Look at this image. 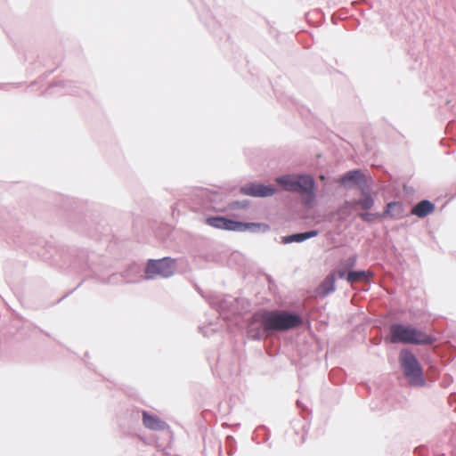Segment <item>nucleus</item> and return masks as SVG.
<instances>
[{"label":"nucleus","instance_id":"obj_13","mask_svg":"<svg viewBox=\"0 0 456 456\" xmlns=\"http://www.w3.org/2000/svg\"><path fill=\"white\" fill-rule=\"evenodd\" d=\"M363 175L359 170H352L345 174L341 178H339L338 182L346 185V183L352 182L354 183H358L362 179Z\"/></svg>","mask_w":456,"mask_h":456},{"label":"nucleus","instance_id":"obj_3","mask_svg":"<svg viewBox=\"0 0 456 456\" xmlns=\"http://www.w3.org/2000/svg\"><path fill=\"white\" fill-rule=\"evenodd\" d=\"M400 363L403 373L409 382L413 386H422L425 383L422 369L414 356L409 350H402L399 355Z\"/></svg>","mask_w":456,"mask_h":456},{"label":"nucleus","instance_id":"obj_14","mask_svg":"<svg viewBox=\"0 0 456 456\" xmlns=\"http://www.w3.org/2000/svg\"><path fill=\"white\" fill-rule=\"evenodd\" d=\"M356 205L361 206V208H363V209H369L373 205V200H372V198L370 195H366L362 200H361L359 201H356V200L346 201L345 203V208H353Z\"/></svg>","mask_w":456,"mask_h":456},{"label":"nucleus","instance_id":"obj_12","mask_svg":"<svg viewBox=\"0 0 456 456\" xmlns=\"http://www.w3.org/2000/svg\"><path fill=\"white\" fill-rule=\"evenodd\" d=\"M371 275V273L365 271L349 272L346 275V281L353 284L363 281H368Z\"/></svg>","mask_w":456,"mask_h":456},{"label":"nucleus","instance_id":"obj_15","mask_svg":"<svg viewBox=\"0 0 456 456\" xmlns=\"http://www.w3.org/2000/svg\"><path fill=\"white\" fill-rule=\"evenodd\" d=\"M322 287L325 294L335 290V276L333 274L328 275L322 282Z\"/></svg>","mask_w":456,"mask_h":456},{"label":"nucleus","instance_id":"obj_9","mask_svg":"<svg viewBox=\"0 0 456 456\" xmlns=\"http://www.w3.org/2000/svg\"><path fill=\"white\" fill-rule=\"evenodd\" d=\"M435 210V206L429 200H421L414 206L411 213L418 217H425Z\"/></svg>","mask_w":456,"mask_h":456},{"label":"nucleus","instance_id":"obj_5","mask_svg":"<svg viewBox=\"0 0 456 456\" xmlns=\"http://www.w3.org/2000/svg\"><path fill=\"white\" fill-rule=\"evenodd\" d=\"M206 223L214 228L228 231H246L252 228L267 231L269 229V226L264 224L236 222L222 216L208 217Z\"/></svg>","mask_w":456,"mask_h":456},{"label":"nucleus","instance_id":"obj_6","mask_svg":"<svg viewBox=\"0 0 456 456\" xmlns=\"http://www.w3.org/2000/svg\"><path fill=\"white\" fill-rule=\"evenodd\" d=\"M175 272V260L164 257L159 260H150L145 269V278L153 279L156 276L169 277Z\"/></svg>","mask_w":456,"mask_h":456},{"label":"nucleus","instance_id":"obj_17","mask_svg":"<svg viewBox=\"0 0 456 456\" xmlns=\"http://www.w3.org/2000/svg\"><path fill=\"white\" fill-rule=\"evenodd\" d=\"M374 215L370 213H362L360 214V217L364 221H371L373 219Z\"/></svg>","mask_w":456,"mask_h":456},{"label":"nucleus","instance_id":"obj_4","mask_svg":"<svg viewBox=\"0 0 456 456\" xmlns=\"http://www.w3.org/2000/svg\"><path fill=\"white\" fill-rule=\"evenodd\" d=\"M276 182L289 191L301 193H313L314 182L310 175H282L276 178Z\"/></svg>","mask_w":456,"mask_h":456},{"label":"nucleus","instance_id":"obj_11","mask_svg":"<svg viewBox=\"0 0 456 456\" xmlns=\"http://www.w3.org/2000/svg\"><path fill=\"white\" fill-rule=\"evenodd\" d=\"M383 215L393 218L402 217L403 216V204L400 202L388 203Z\"/></svg>","mask_w":456,"mask_h":456},{"label":"nucleus","instance_id":"obj_18","mask_svg":"<svg viewBox=\"0 0 456 456\" xmlns=\"http://www.w3.org/2000/svg\"><path fill=\"white\" fill-rule=\"evenodd\" d=\"M346 268L345 267V269H342V268H338L337 271H336V273L338 274V278L340 279H343V278H346Z\"/></svg>","mask_w":456,"mask_h":456},{"label":"nucleus","instance_id":"obj_2","mask_svg":"<svg viewBox=\"0 0 456 456\" xmlns=\"http://www.w3.org/2000/svg\"><path fill=\"white\" fill-rule=\"evenodd\" d=\"M390 341L414 345L431 344L432 338L422 330L403 324H393L390 327Z\"/></svg>","mask_w":456,"mask_h":456},{"label":"nucleus","instance_id":"obj_10","mask_svg":"<svg viewBox=\"0 0 456 456\" xmlns=\"http://www.w3.org/2000/svg\"><path fill=\"white\" fill-rule=\"evenodd\" d=\"M318 234L317 231H310L302 233H297L289 236L282 237L283 243H291V242H301L305 240L315 237Z\"/></svg>","mask_w":456,"mask_h":456},{"label":"nucleus","instance_id":"obj_8","mask_svg":"<svg viewBox=\"0 0 456 456\" xmlns=\"http://www.w3.org/2000/svg\"><path fill=\"white\" fill-rule=\"evenodd\" d=\"M142 422L145 428L152 430H164L167 427L163 420L147 411L142 412Z\"/></svg>","mask_w":456,"mask_h":456},{"label":"nucleus","instance_id":"obj_1","mask_svg":"<svg viewBox=\"0 0 456 456\" xmlns=\"http://www.w3.org/2000/svg\"><path fill=\"white\" fill-rule=\"evenodd\" d=\"M260 322L265 332L288 330L299 326L302 322L297 314L280 311L262 313Z\"/></svg>","mask_w":456,"mask_h":456},{"label":"nucleus","instance_id":"obj_7","mask_svg":"<svg viewBox=\"0 0 456 456\" xmlns=\"http://www.w3.org/2000/svg\"><path fill=\"white\" fill-rule=\"evenodd\" d=\"M242 191L246 195L254 197H267L275 193L276 190L272 185H265L261 183H252L242 188Z\"/></svg>","mask_w":456,"mask_h":456},{"label":"nucleus","instance_id":"obj_16","mask_svg":"<svg viewBox=\"0 0 456 456\" xmlns=\"http://www.w3.org/2000/svg\"><path fill=\"white\" fill-rule=\"evenodd\" d=\"M356 264V257L355 256H352V257H349L346 262H345V267L346 269H350V268H353Z\"/></svg>","mask_w":456,"mask_h":456}]
</instances>
